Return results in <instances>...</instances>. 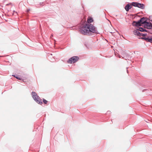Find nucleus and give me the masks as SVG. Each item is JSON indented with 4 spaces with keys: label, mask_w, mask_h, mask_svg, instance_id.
<instances>
[{
    "label": "nucleus",
    "mask_w": 152,
    "mask_h": 152,
    "mask_svg": "<svg viewBox=\"0 0 152 152\" xmlns=\"http://www.w3.org/2000/svg\"><path fill=\"white\" fill-rule=\"evenodd\" d=\"M31 95L33 99L38 103L40 104H42V100L40 99V97L37 95V93L33 91L31 93Z\"/></svg>",
    "instance_id": "nucleus-2"
},
{
    "label": "nucleus",
    "mask_w": 152,
    "mask_h": 152,
    "mask_svg": "<svg viewBox=\"0 0 152 152\" xmlns=\"http://www.w3.org/2000/svg\"><path fill=\"white\" fill-rule=\"evenodd\" d=\"M149 19H150V20H151L152 21V16H150L149 17Z\"/></svg>",
    "instance_id": "nucleus-13"
},
{
    "label": "nucleus",
    "mask_w": 152,
    "mask_h": 152,
    "mask_svg": "<svg viewBox=\"0 0 152 152\" xmlns=\"http://www.w3.org/2000/svg\"><path fill=\"white\" fill-rule=\"evenodd\" d=\"M137 7L143 9L144 8V5L143 4H140L139 3H138V5Z\"/></svg>",
    "instance_id": "nucleus-9"
},
{
    "label": "nucleus",
    "mask_w": 152,
    "mask_h": 152,
    "mask_svg": "<svg viewBox=\"0 0 152 152\" xmlns=\"http://www.w3.org/2000/svg\"><path fill=\"white\" fill-rule=\"evenodd\" d=\"M88 22L84 25L80 29L81 33L86 35H90L92 34V33H97V31L95 27L90 23L93 21L92 18H89L88 19Z\"/></svg>",
    "instance_id": "nucleus-1"
},
{
    "label": "nucleus",
    "mask_w": 152,
    "mask_h": 152,
    "mask_svg": "<svg viewBox=\"0 0 152 152\" xmlns=\"http://www.w3.org/2000/svg\"><path fill=\"white\" fill-rule=\"evenodd\" d=\"M145 40H146V41L148 42H152V37H151V38H144Z\"/></svg>",
    "instance_id": "nucleus-8"
},
{
    "label": "nucleus",
    "mask_w": 152,
    "mask_h": 152,
    "mask_svg": "<svg viewBox=\"0 0 152 152\" xmlns=\"http://www.w3.org/2000/svg\"><path fill=\"white\" fill-rule=\"evenodd\" d=\"M29 10H27V11L28 12Z\"/></svg>",
    "instance_id": "nucleus-15"
},
{
    "label": "nucleus",
    "mask_w": 152,
    "mask_h": 152,
    "mask_svg": "<svg viewBox=\"0 0 152 152\" xmlns=\"http://www.w3.org/2000/svg\"><path fill=\"white\" fill-rule=\"evenodd\" d=\"M138 3H137V2H133V3H132V6H134L137 7H138Z\"/></svg>",
    "instance_id": "nucleus-10"
},
{
    "label": "nucleus",
    "mask_w": 152,
    "mask_h": 152,
    "mask_svg": "<svg viewBox=\"0 0 152 152\" xmlns=\"http://www.w3.org/2000/svg\"><path fill=\"white\" fill-rule=\"evenodd\" d=\"M139 31L144 32V31H147L145 29H144L143 28H139V30H138Z\"/></svg>",
    "instance_id": "nucleus-11"
},
{
    "label": "nucleus",
    "mask_w": 152,
    "mask_h": 152,
    "mask_svg": "<svg viewBox=\"0 0 152 152\" xmlns=\"http://www.w3.org/2000/svg\"><path fill=\"white\" fill-rule=\"evenodd\" d=\"M144 27L148 29H152V25L150 22H146L144 24Z\"/></svg>",
    "instance_id": "nucleus-6"
},
{
    "label": "nucleus",
    "mask_w": 152,
    "mask_h": 152,
    "mask_svg": "<svg viewBox=\"0 0 152 152\" xmlns=\"http://www.w3.org/2000/svg\"><path fill=\"white\" fill-rule=\"evenodd\" d=\"M51 36H52V37H53V35H52H52H51Z\"/></svg>",
    "instance_id": "nucleus-16"
},
{
    "label": "nucleus",
    "mask_w": 152,
    "mask_h": 152,
    "mask_svg": "<svg viewBox=\"0 0 152 152\" xmlns=\"http://www.w3.org/2000/svg\"><path fill=\"white\" fill-rule=\"evenodd\" d=\"M146 19L144 17L142 18L138 22H134V23H135V26H141V24H144L146 22Z\"/></svg>",
    "instance_id": "nucleus-3"
},
{
    "label": "nucleus",
    "mask_w": 152,
    "mask_h": 152,
    "mask_svg": "<svg viewBox=\"0 0 152 152\" xmlns=\"http://www.w3.org/2000/svg\"><path fill=\"white\" fill-rule=\"evenodd\" d=\"M43 101L44 103L45 104H46L48 102V101L46 100L45 99H43Z\"/></svg>",
    "instance_id": "nucleus-12"
},
{
    "label": "nucleus",
    "mask_w": 152,
    "mask_h": 152,
    "mask_svg": "<svg viewBox=\"0 0 152 152\" xmlns=\"http://www.w3.org/2000/svg\"><path fill=\"white\" fill-rule=\"evenodd\" d=\"M133 33L134 35H137L138 36L140 37L141 36L144 37L146 35L145 34L140 33L138 29L134 30L133 31Z\"/></svg>",
    "instance_id": "nucleus-5"
},
{
    "label": "nucleus",
    "mask_w": 152,
    "mask_h": 152,
    "mask_svg": "<svg viewBox=\"0 0 152 152\" xmlns=\"http://www.w3.org/2000/svg\"><path fill=\"white\" fill-rule=\"evenodd\" d=\"M14 76L16 78H17V79H19V80H21V79L19 77H15V76Z\"/></svg>",
    "instance_id": "nucleus-14"
},
{
    "label": "nucleus",
    "mask_w": 152,
    "mask_h": 152,
    "mask_svg": "<svg viewBox=\"0 0 152 152\" xmlns=\"http://www.w3.org/2000/svg\"><path fill=\"white\" fill-rule=\"evenodd\" d=\"M132 7V6L129 4H128L125 7V9L127 11H128Z\"/></svg>",
    "instance_id": "nucleus-7"
},
{
    "label": "nucleus",
    "mask_w": 152,
    "mask_h": 152,
    "mask_svg": "<svg viewBox=\"0 0 152 152\" xmlns=\"http://www.w3.org/2000/svg\"><path fill=\"white\" fill-rule=\"evenodd\" d=\"M79 58L78 56H73L67 61V63L69 64L74 63L77 61L79 59Z\"/></svg>",
    "instance_id": "nucleus-4"
}]
</instances>
